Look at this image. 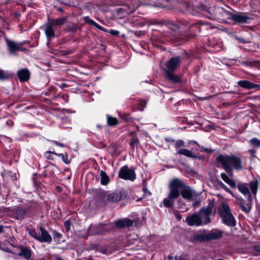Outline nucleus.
<instances>
[{"instance_id": "423d86ee", "label": "nucleus", "mask_w": 260, "mask_h": 260, "mask_svg": "<svg viewBox=\"0 0 260 260\" xmlns=\"http://www.w3.org/2000/svg\"><path fill=\"white\" fill-rule=\"evenodd\" d=\"M173 180H177L182 184V186L176 187V189H178L179 191L180 189H182L180 192V193L183 198L189 200L193 198L194 192L191 190L190 187L187 186L184 182H183L178 178H174Z\"/></svg>"}, {"instance_id": "9b49d317", "label": "nucleus", "mask_w": 260, "mask_h": 260, "mask_svg": "<svg viewBox=\"0 0 260 260\" xmlns=\"http://www.w3.org/2000/svg\"><path fill=\"white\" fill-rule=\"evenodd\" d=\"M40 230L41 234L40 235H39V241L41 242H51L52 238L47 230L42 227H41Z\"/></svg>"}, {"instance_id": "603ef678", "label": "nucleus", "mask_w": 260, "mask_h": 260, "mask_svg": "<svg viewBox=\"0 0 260 260\" xmlns=\"http://www.w3.org/2000/svg\"><path fill=\"white\" fill-rule=\"evenodd\" d=\"M56 260H62V259L60 258H57Z\"/></svg>"}, {"instance_id": "09e8293b", "label": "nucleus", "mask_w": 260, "mask_h": 260, "mask_svg": "<svg viewBox=\"0 0 260 260\" xmlns=\"http://www.w3.org/2000/svg\"><path fill=\"white\" fill-rule=\"evenodd\" d=\"M176 217L177 219H178L179 220H180L181 219V216L179 214H176Z\"/></svg>"}, {"instance_id": "2f4dec72", "label": "nucleus", "mask_w": 260, "mask_h": 260, "mask_svg": "<svg viewBox=\"0 0 260 260\" xmlns=\"http://www.w3.org/2000/svg\"><path fill=\"white\" fill-rule=\"evenodd\" d=\"M250 144L253 147H260V140L256 138H253L250 140Z\"/></svg>"}, {"instance_id": "864d4df0", "label": "nucleus", "mask_w": 260, "mask_h": 260, "mask_svg": "<svg viewBox=\"0 0 260 260\" xmlns=\"http://www.w3.org/2000/svg\"><path fill=\"white\" fill-rule=\"evenodd\" d=\"M193 142L195 144H197V142H195V141H193Z\"/></svg>"}, {"instance_id": "4c0bfd02", "label": "nucleus", "mask_w": 260, "mask_h": 260, "mask_svg": "<svg viewBox=\"0 0 260 260\" xmlns=\"http://www.w3.org/2000/svg\"><path fill=\"white\" fill-rule=\"evenodd\" d=\"M64 226L66 228V229L67 231H69L70 230L71 228V223L68 220L64 222Z\"/></svg>"}, {"instance_id": "473e14b6", "label": "nucleus", "mask_w": 260, "mask_h": 260, "mask_svg": "<svg viewBox=\"0 0 260 260\" xmlns=\"http://www.w3.org/2000/svg\"><path fill=\"white\" fill-rule=\"evenodd\" d=\"M28 234L30 236L33 237L34 239L39 241V236L38 233L36 232V231H35L34 230H29Z\"/></svg>"}, {"instance_id": "49530a36", "label": "nucleus", "mask_w": 260, "mask_h": 260, "mask_svg": "<svg viewBox=\"0 0 260 260\" xmlns=\"http://www.w3.org/2000/svg\"><path fill=\"white\" fill-rule=\"evenodd\" d=\"M4 226L0 225V233L4 232Z\"/></svg>"}, {"instance_id": "4be33fe9", "label": "nucleus", "mask_w": 260, "mask_h": 260, "mask_svg": "<svg viewBox=\"0 0 260 260\" xmlns=\"http://www.w3.org/2000/svg\"><path fill=\"white\" fill-rule=\"evenodd\" d=\"M172 72L166 71V78L173 83H178L180 81V78L176 75L172 73Z\"/></svg>"}, {"instance_id": "c9c22d12", "label": "nucleus", "mask_w": 260, "mask_h": 260, "mask_svg": "<svg viewBox=\"0 0 260 260\" xmlns=\"http://www.w3.org/2000/svg\"><path fill=\"white\" fill-rule=\"evenodd\" d=\"M184 141L182 140H179L176 142L175 144V147L176 149H178V148H179L181 147L182 146H183L184 145Z\"/></svg>"}, {"instance_id": "0eeeda50", "label": "nucleus", "mask_w": 260, "mask_h": 260, "mask_svg": "<svg viewBox=\"0 0 260 260\" xmlns=\"http://www.w3.org/2000/svg\"><path fill=\"white\" fill-rule=\"evenodd\" d=\"M104 197L111 202H118L125 198L126 194L124 191L114 192L110 193H105Z\"/></svg>"}, {"instance_id": "a878e982", "label": "nucleus", "mask_w": 260, "mask_h": 260, "mask_svg": "<svg viewBox=\"0 0 260 260\" xmlns=\"http://www.w3.org/2000/svg\"><path fill=\"white\" fill-rule=\"evenodd\" d=\"M49 153H52L57 156L59 157H61L62 161L67 164H69L71 162V160L68 159V155L67 153H57L55 152H50L48 151Z\"/></svg>"}, {"instance_id": "e433bc0d", "label": "nucleus", "mask_w": 260, "mask_h": 260, "mask_svg": "<svg viewBox=\"0 0 260 260\" xmlns=\"http://www.w3.org/2000/svg\"><path fill=\"white\" fill-rule=\"evenodd\" d=\"M219 184L220 185V187L224 189L225 190H226L227 192L231 193V191L230 190L229 188L227 187L221 181H219Z\"/></svg>"}, {"instance_id": "f03ea898", "label": "nucleus", "mask_w": 260, "mask_h": 260, "mask_svg": "<svg viewBox=\"0 0 260 260\" xmlns=\"http://www.w3.org/2000/svg\"><path fill=\"white\" fill-rule=\"evenodd\" d=\"M211 209L209 208H202L195 213L188 216L185 222L189 226H199L207 224L211 222L210 215Z\"/></svg>"}, {"instance_id": "ddd939ff", "label": "nucleus", "mask_w": 260, "mask_h": 260, "mask_svg": "<svg viewBox=\"0 0 260 260\" xmlns=\"http://www.w3.org/2000/svg\"><path fill=\"white\" fill-rule=\"evenodd\" d=\"M207 235L208 241L218 239L222 237V232L217 229H213L207 233Z\"/></svg>"}, {"instance_id": "9d476101", "label": "nucleus", "mask_w": 260, "mask_h": 260, "mask_svg": "<svg viewBox=\"0 0 260 260\" xmlns=\"http://www.w3.org/2000/svg\"><path fill=\"white\" fill-rule=\"evenodd\" d=\"M230 15V19L237 23H246L249 19V17L242 14L227 13Z\"/></svg>"}, {"instance_id": "6ab92c4d", "label": "nucleus", "mask_w": 260, "mask_h": 260, "mask_svg": "<svg viewBox=\"0 0 260 260\" xmlns=\"http://www.w3.org/2000/svg\"><path fill=\"white\" fill-rule=\"evenodd\" d=\"M133 220L128 219H123L117 220L115 224L117 227L124 228L126 226H131L133 224Z\"/></svg>"}, {"instance_id": "dca6fc26", "label": "nucleus", "mask_w": 260, "mask_h": 260, "mask_svg": "<svg viewBox=\"0 0 260 260\" xmlns=\"http://www.w3.org/2000/svg\"><path fill=\"white\" fill-rule=\"evenodd\" d=\"M239 191L245 196H247L249 199H251V196L250 194L249 187L247 184L239 183L237 185Z\"/></svg>"}, {"instance_id": "c756f323", "label": "nucleus", "mask_w": 260, "mask_h": 260, "mask_svg": "<svg viewBox=\"0 0 260 260\" xmlns=\"http://www.w3.org/2000/svg\"><path fill=\"white\" fill-rule=\"evenodd\" d=\"M193 239L196 241H208L207 234H198L193 236Z\"/></svg>"}, {"instance_id": "79ce46f5", "label": "nucleus", "mask_w": 260, "mask_h": 260, "mask_svg": "<svg viewBox=\"0 0 260 260\" xmlns=\"http://www.w3.org/2000/svg\"><path fill=\"white\" fill-rule=\"evenodd\" d=\"M119 115L120 117H121L122 118L124 119V120H127V119H126V115H125V114H121V113H119Z\"/></svg>"}, {"instance_id": "f8f14e48", "label": "nucleus", "mask_w": 260, "mask_h": 260, "mask_svg": "<svg viewBox=\"0 0 260 260\" xmlns=\"http://www.w3.org/2000/svg\"><path fill=\"white\" fill-rule=\"evenodd\" d=\"M239 86L246 89H251L255 88H260V85L253 83L248 80H240L238 82Z\"/></svg>"}, {"instance_id": "ea45409f", "label": "nucleus", "mask_w": 260, "mask_h": 260, "mask_svg": "<svg viewBox=\"0 0 260 260\" xmlns=\"http://www.w3.org/2000/svg\"><path fill=\"white\" fill-rule=\"evenodd\" d=\"M53 143L55 145H56L57 146H58L59 147H64L65 146V145L63 144L59 143V142H58L57 141H53Z\"/></svg>"}, {"instance_id": "c03bdc74", "label": "nucleus", "mask_w": 260, "mask_h": 260, "mask_svg": "<svg viewBox=\"0 0 260 260\" xmlns=\"http://www.w3.org/2000/svg\"><path fill=\"white\" fill-rule=\"evenodd\" d=\"M254 250L260 252V246H256L254 247Z\"/></svg>"}, {"instance_id": "39448f33", "label": "nucleus", "mask_w": 260, "mask_h": 260, "mask_svg": "<svg viewBox=\"0 0 260 260\" xmlns=\"http://www.w3.org/2000/svg\"><path fill=\"white\" fill-rule=\"evenodd\" d=\"M118 177L124 180L134 181L136 178V175L134 170L129 169L127 166H124L120 169Z\"/></svg>"}, {"instance_id": "8fccbe9b", "label": "nucleus", "mask_w": 260, "mask_h": 260, "mask_svg": "<svg viewBox=\"0 0 260 260\" xmlns=\"http://www.w3.org/2000/svg\"><path fill=\"white\" fill-rule=\"evenodd\" d=\"M249 152L251 153H253L254 151L253 150H249Z\"/></svg>"}, {"instance_id": "f257e3e1", "label": "nucleus", "mask_w": 260, "mask_h": 260, "mask_svg": "<svg viewBox=\"0 0 260 260\" xmlns=\"http://www.w3.org/2000/svg\"><path fill=\"white\" fill-rule=\"evenodd\" d=\"M218 163L221 164L223 169L231 176L233 175V170L240 171L243 168L241 158L232 154L219 155L216 158Z\"/></svg>"}, {"instance_id": "6e6552de", "label": "nucleus", "mask_w": 260, "mask_h": 260, "mask_svg": "<svg viewBox=\"0 0 260 260\" xmlns=\"http://www.w3.org/2000/svg\"><path fill=\"white\" fill-rule=\"evenodd\" d=\"M181 62V58L177 56L170 58L166 63V71L174 72Z\"/></svg>"}, {"instance_id": "cd10ccee", "label": "nucleus", "mask_w": 260, "mask_h": 260, "mask_svg": "<svg viewBox=\"0 0 260 260\" xmlns=\"http://www.w3.org/2000/svg\"><path fill=\"white\" fill-rule=\"evenodd\" d=\"M249 187L250 188V190L252 193L255 195L257 192V187H258V181L256 179L255 180H253L249 183Z\"/></svg>"}, {"instance_id": "a211bd4d", "label": "nucleus", "mask_w": 260, "mask_h": 260, "mask_svg": "<svg viewBox=\"0 0 260 260\" xmlns=\"http://www.w3.org/2000/svg\"><path fill=\"white\" fill-rule=\"evenodd\" d=\"M45 33L48 39L55 37V32L52 24H46L45 25Z\"/></svg>"}, {"instance_id": "1a4fd4ad", "label": "nucleus", "mask_w": 260, "mask_h": 260, "mask_svg": "<svg viewBox=\"0 0 260 260\" xmlns=\"http://www.w3.org/2000/svg\"><path fill=\"white\" fill-rule=\"evenodd\" d=\"M6 41L9 48V50L11 54H13L16 51H22L23 52H25L26 50L22 47L25 42L16 43L10 40H7Z\"/></svg>"}, {"instance_id": "b1692460", "label": "nucleus", "mask_w": 260, "mask_h": 260, "mask_svg": "<svg viewBox=\"0 0 260 260\" xmlns=\"http://www.w3.org/2000/svg\"><path fill=\"white\" fill-rule=\"evenodd\" d=\"M244 200L242 199H240L239 200V205L243 211L245 213H248L250 212L251 209V204L250 203H248L244 205L243 204Z\"/></svg>"}, {"instance_id": "393cba45", "label": "nucleus", "mask_w": 260, "mask_h": 260, "mask_svg": "<svg viewBox=\"0 0 260 260\" xmlns=\"http://www.w3.org/2000/svg\"><path fill=\"white\" fill-rule=\"evenodd\" d=\"M100 176H101V183L102 185H107L110 181V178H109V176L103 171H101Z\"/></svg>"}, {"instance_id": "72a5a7b5", "label": "nucleus", "mask_w": 260, "mask_h": 260, "mask_svg": "<svg viewBox=\"0 0 260 260\" xmlns=\"http://www.w3.org/2000/svg\"><path fill=\"white\" fill-rule=\"evenodd\" d=\"M139 143V140L138 138H133L131 139V143H130V146L132 147L133 148H134V147L137 145V144Z\"/></svg>"}, {"instance_id": "2eb2a0df", "label": "nucleus", "mask_w": 260, "mask_h": 260, "mask_svg": "<svg viewBox=\"0 0 260 260\" xmlns=\"http://www.w3.org/2000/svg\"><path fill=\"white\" fill-rule=\"evenodd\" d=\"M17 76L21 82L27 81L30 77V73L27 69H23L18 71Z\"/></svg>"}, {"instance_id": "bb28decb", "label": "nucleus", "mask_w": 260, "mask_h": 260, "mask_svg": "<svg viewBox=\"0 0 260 260\" xmlns=\"http://www.w3.org/2000/svg\"><path fill=\"white\" fill-rule=\"evenodd\" d=\"M107 124L109 126H116L118 124V119L116 117L107 116Z\"/></svg>"}, {"instance_id": "37998d69", "label": "nucleus", "mask_w": 260, "mask_h": 260, "mask_svg": "<svg viewBox=\"0 0 260 260\" xmlns=\"http://www.w3.org/2000/svg\"><path fill=\"white\" fill-rule=\"evenodd\" d=\"M200 201H195L194 203H193V206L196 207L197 206H198L200 204Z\"/></svg>"}, {"instance_id": "f704fd0d", "label": "nucleus", "mask_w": 260, "mask_h": 260, "mask_svg": "<svg viewBox=\"0 0 260 260\" xmlns=\"http://www.w3.org/2000/svg\"><path fill=\"white\" fill-rule=\"evenodd\" d=\"M9 78L8 74L3 70H0V80H4Z\"/></svg>"}, {"instance_id": "58836bf2", "label": "nucleus", "mask_w": 260, "mask_h": 260, "mask_svg": "<svg viewBox=\"0 0 260 260\" xmlns=\"http://www.w3.org/2000/svg\"><path fill=\"white\" fill-rule=\"evenodd\" d=\"M109 33L114 36H117L119 34V32L116 30H111L109 31Z\"/></svg>"}, {"instance_id": "7c9ffc66", "label": "nucleus", "mask_w": 260, "mask_h": 260, "mask_svg": "<svg viewBox=\"0 0 260 260\" xmlns=\"http://www.w3.org/2000/svg\"><path fill=\"white\" fill-rule=\"evenodd\" d=\"M66 21V19L64 17L58 18L56 19H54L52 21V24L55 25H62Z\"/></svg>"}, {"instance_id": "412c9836", "label": "nucleus", "mask_w": 260, "mask_h": 260, "mask_svg": "<svg viewBox=\"0 0 260 260\" xmlns=\"http://www.w3.org/2000/svg\"><path fill=\"white\" fill-rule=\"evenodd\" d=\"M177 153L190 158H197V156L194 154L192 151L185 148L179 149L177 151Z\"/></svg>"}, {"instance_id": "20e7f679", "label": "nucleus", "mask_w": 260, "mask_h": 260, "mask_svg": "<svg viewBox=\"0 0 260 260\" xmlns=\"http://www.w3.org/2000/svg\"><path fill=\"white\" fill-rule=\"evenodd\" d=\"M219 210L220 217L224 224L229 226H234L236 225L235 219L228 204L223 203Z\"/></svg>"}, {"instance_id": "a18cd8bd", "label": "nucleus", "mask_w": 260, "mask_h": 260, "mask_svg": "<svg viewBox=\"0 0 260 260\" xmlns=\"http://www.w3.org/2000/svg\"><path fill=\"white\" fill-rule=\"evenodd\" d=\"M175 260H186V259L182 257H180V256H176L175 257Z\"/></svg>"}, {"instance_id": "7ed1b4c3", "label": "nucleus", "mask_w": 260, "mask_h": 260, "mask_svg": "<svg viewBox=\"0 0 260 260\" xmlns=\"http://www.w3.org/2000/svg\"><path fill=\"white\" fill-rule=\"evenodd\" d=\"M182 184L177 180H172L169 184L170 192L168 197L163 200V204L166 207H171L174 204V200L177 199L180 194L176 187L182 186Z\"/></svg>"}, {"instance_id": "c85d7f7f", "label": "nucleus", "mask_w": 260, "mask_h": 260, "mask_svg": "<svg viewBox=\"0 0 260 260\" xmlns=\"http://www.w3.org/2000/svg\"><path fill=\"white\" fill-rule=\"evenodd\" d=\"M84 19L86 21V22L89 23L91 25L94 26L99 29L102 30L103 31H106L105 30V29L102 26H100L99 24H98L96 22H95L93 20L90 19L88 17H85Z\"/></svg>"}, {"instance_id": "aec40b11", "label": "nucleus", "mask_w": 260, "mask_h": 260, "mask_svg": "<svg viewBox=\"0 0 260 260\" xmlns=\"http://www.w3.org/2000/svg\"><path fill=\"white\" fill-rule=\"evenodd\" d=\"M221 179L232 188L236 187V182L232 178H230L225 173H222L220 175Z\"/></svg>"}, {"instance_id": "de8ad7c7", "label": "nucleus", "mask_w": 260, "mask_h": 260, "mask_svg": "<svg viewBox=\"0 0 260 260\" xmlns=\"http://www.w3.org/2000/svg\"><path fill=\"white\" fill-rule=\"evenodd\" d=\"M55 235L58 238H60L61 237V234L59 233H56Z\"/></svg>"}, {"instance_id": "5fc2aeb1", "label": "nucleus", "mask_w": 260, "mask_h": 260, "mask_svg": "<svg viewBox=\"0 0 260 260\" xmlns=\"http://www.w3.org/2000/svg\"><path fill=\"white\" fill-rule=\"evenodd\" d=\"M205 150L206 151H208V149H206Z\"/></svg>"}, {"instance_id": "4468645a", "label": "nucleus", "mask_w": 260, "mask_h": 260, "mask_svg": "<svg viewBox=\"0 0 260 260\" xmlns=\"http://www.w3.org/2000/svg\"><path fill=\"white\" fill-rule=\"evenodd\" d=\"M227 13H231V12L221 7H218L215 10V16L218 19H222L225 17L230 19V15Z\"/></svg>"}, {"instance_id": "f3484780", "label": "nucleus", "mask_w": 260, "mask_h": 260, "mask_svg": "<svg viewBox=\"0 0 260 260\" xmlns=\"http://www.w3.org/2000/svg\"><path fill=\"white\" fill-rule=\"evenodd\" d=\"M26 209L22 207H17L15 210L14 216L18 219H23L26 214Z\"/></svg>"}, {"instance_id": "a19ab883", "label": "nucleus", "mask_w": 260, "mask_h": 260, "mask_svg": "<svg viewBox=\"0 0 260 260\" xmlns=\"http://www.w3.org/2000/svg\"><path fill=\"white\" fill-rule=\"evenodd\" d=\"M13 121L11 120H9L8 121H7L6 122V124L7 125H8V126H12L13 125Z\"/></svg>"}, {"instance_id": "3c124183", "label": "nucleus", "mask_w": 260, "mask_h": 260, "mask_svg": "<svg viewBox=\"0 0 260 260\" xmlns=\"http://www.w3.org/2000/svg\"><path fill=\"white\" fill-rule=\"evenodd\" d=\"M143 190H144V191L145 192L147 191V189L146 188H144Z\"/></svg>"}, {"instance_id": "5701e85b", "label": "nucleus", "mask_w": 260, "mask_h": 260, "mask_svg": "<svg viewBox=\"0 0 260 260\" xmlns=\"http://www.w3.org/2000/svg\"><path fill=\"white\" fill-rule=\"evenodd\" d=\"M31 251L30 250L27 248L22 247L21 248L20 251L18 253V255L23 256L26 259H29L31 257Z\"/></svg>"}]
</instances>
